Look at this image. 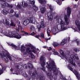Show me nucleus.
<instances>
[{"label": "nucleus", "mask_w": 80, "mask_h": 80, "mask_svg": "<svg viewBox=\"0 0 80 80\" xmlns=\"http://www.w3.org/2000/svg\"><path fill=\"white\" fill-rule=\"evenodd\" d=\"M59 53L62 55V56H63L64 58H66L67 60H68L69 59V61L70 62L72 65L74 67H77V65L75 63V62H73V60H74L75 59H78V56H77V55H74L73 54H72L71 55L70 57L71 58V59H69V58H67V56H66V55L65 54H64V52H63V50H60L59 51Z\"/></svg>", "instance_id": "obj_1"}, {"label": "nucleus", "mask_w": 80, "mask_h": 80, "mask_svg": "<svg viewBox=\"0 0 80 80\" xmlns=\"http://www.w3.org/2000/svg\"><path fill=\"white\" fill-rule=\"evenodd\" d=\"M46 67L48 68V72H52V70L54 74L55 75H57L58 74V71L56 70V66H55V64L54 62H50L49 65L47 64Z\"/></svg>", "instance_id": "obj_2"}, {"label": "nucleus", "mask_w": 80, "mask_h": 80, "mask_svg": "<svg viewBox=\"0 0 80 80\" xmlns=\"http://www.w3.org/2000/svg\"><path fill=\"white\" fill-rule=\"evenodd\" d=\"M3 32L4 33L5 35L7 36V37H9L12 38H17L18 39H20V38H22L20 35H19V34L18 33L14 34L13 32H10L9 33V34H7L6 33H5V31H3Z\"/></svg>", "instance_id": "obj_3"}, {"label": "nucleus", "mask_w": 80, "mask_h": 80, "mask_svg": "<svg viewBox=\"0 0 80 80\" xmlns=\"http://www.w3.org/2000/svg\"><path fill=\"white\" fill-rule=\"evenodd\" d=\"M58 23L61 25V26L58 27V29L59 31H63V30H65L66 29H67V28L65 27V22L62 21L61 19H59L58 21Z\"/></svg>", "instance_id": "obj_4"}, {"label": "nucleus", "mask_w": 80, "mask_h": 80, "mask_svg": "<svg viewBox=\"0 0 80 80\" xmlns=\"http://www.w3.org/2000/svg\"><path fill=\"white\" fill-rule=\"evenodd\" d=\"M0 57L1 58H4L6 62H8V59L7 57H8L11 61H12V57L10 56H9L8 54L6 52L3 51L1 52L0 54Z\"/></svg>", "instance_id": "obj_5"}, {"label": "nucleus", "mask_w": 80, "mask_h": 80, "mask_svg": "<svg viewBox=\"0 0 80 80\" xmlns=\"http://www.w3.org/2000/svg\"><path fill=\"white\" fill-rule=\"evenodd\" d=\"M40 61L41 62V64L42 68H41L42 70H43L44 72L45 71V68L44 67L45 65V58L42 56L40 58Z\"/></svg>", "instance_id": "obj_6"}, {"label": "nucleus", "mask_w": 80, "mask_h": 80, "mask_svg": "<svg viewBox=\"0 0 80 80\" xmlns=\"http://www.w3.org/2000/svg\"><path fill=\"white\" fill-rule=\"evenodd\" d=\"M35 1H34V0H28V3L31 4V6H30V7L31 8H32H32L33 10L35 11V12H37L38 10V7H36L35 5Z\"/></svg>", "instance_id": "obj_7"}, {"label": "nucleus", "mask_w": 80, "mask_h": 80, "mask_svg": "<svg viewBox=\"0 0 80 80\" xmlns=\"http://www.w3.org/2000/svg\"><path fill=\"white\" fill-rule=\"evenodd\" d=\"M0 1L3 2L1 6L2 8H5V7H8L9 8H12L13 6L12 4H9L8 3L5 2L6 0H0Z\"/></svg>", "instance_id": "obj_8"}, {"label": "nucleus", "mask_w": 80, "mask_h": 80, "mask_svg": "<svg viewBox=\"0 0 80 80\" xmlns=\"http://www.w3.org/2000/svg\"><path fill=\"white\" fill-rule=\"evenodd\" d=\"M68 68L70 70L72 71L74 73L75 75L77 77V78H78V80H80V75L78 72L77 71L75 70H74L73 71V68H72L70 66V65L69 64L68 66Z\"/></svg>", "instance_id": "obj_9"}, {"label": "nucleus", "mask_w": 80, "mask_h": 80, "mask_svg": "<svg viewBox=\"0 0 80 80\" xmlns=\"http://www.w3.org/2000/svg\"><path fill=\"white\" fill-rule=\"evenodd\" d=\"M2 23L6 26H8L9 27H11V26L15 27V24L13 22H11V23H9V22L6 19L3 20Z\"/></svg>", "instance_id": "obj_10"}, {"label": "nucleus", "mask_w": 80, "mask_h": 80, "mask_svg": "<svg viewBox=\"0 0 80 80\" xmlns=\"http://www.w3.org/2000/svg\"><path fill=\"white\" fill-rule=\"evenodd\" d=\"M29 73L30 75L31 76L33 79H35L36 77L37 78L38 77V73H37V72L36 71H34L33 72H32L31 71H29Z\"/></svg>", "instance_id": "obj_11"}, {"label": "nucleus", "mask_w": 80, "mask_h": 80, "mask_svg": "<svg viewBox=\"0 0 80 80\" xmlns=\"http://www.w3.org/2000/svg\"><path fill=\"white\" fill-rule=\"evenodd\" d=\"M26 51L27 53H29V57L32 58H34L35 56L32 53V52L31 51V49L29 48H27L26 49Z\"/></svg>", "instance_id": "obj_12"}, {"label": "nucleus", "mask_w": 80, "mask_h": 80, "mask_svg": "<svg viewBox=\"0 0 80 80\" xmlns=\"http://www.w3.org/2000/svg\"><path fill=\"white\" fill-rule=\"evenodd\" d=\"M41 25H38L37 27V28H38L39 30V31L41 30V28H43L45 27V26L44 24V23L43 22V20H42L40 22Z\"/></svg>", "instance_id": "obj_13"}, {"label": "nucleus", "mask_w": 80, "mask_h": 80, "mask_svg": "<svg viewBox=\"0 0 80 80\" xmlns=\"http://www.w3.org/2000/svg\"><path fill=\"white\" fill-rule=\"evenodd\" d=\"M10 70L12 74H16V75H19V74H20V71L17 70L15 68H11L10 69Z\"/></svg>", "instance_id": "obj_14"}, {"label": "nucleus", "mask_w": 80, "mask_h": 80, "mask_svg": "<svg viewBox=\"0 0 80 80\" xmlns=\"http://www.w3.org/2000/svg\"><path fill=\"white\" fill-rule=\"evenodd\" d=\"M53 14L52 12H48V17L49 20L52 21L53 20Z\"/></svg>", "instance_id": "obj_15"}, {"label": "nucleus", "mask_w": 80, "mask_h": 80, "mask_svg": "<svg viewBox=\"0 0 80 80\" xmlns=\"http://www.w3.org/2000/svg\"><path fill=\"white\" fill-rule=\"evenodd\" d=\"M35 18L33 17H31L30 18L29 21L30 23H35Z\"/></svg>", "instance_id": "obj_16"}, {"label": "nucleus", "mask_w": 80, "mask_h": 80, "mask_svg": "<svg viewBox=\"0 0 80 80\" xmlns=\"http://www.w3.org/2000/svg\"><path fill=\"white\" fill-rule=\"evenodd\" d=\"M71 12L70 8L69 7L67 8V15L68 17H69L70 16V14H71Z\"/></svg>", "instance_id": "obj_17"}, {"label": "nucleus", "mask_w": 80, "mask_h": 80, "mask_svg": "<svg viewBox=\"0 0 80 80\" xmlns=\"http://www.w3.org/2000/svg\"><path fill=\"white\" fill-rule=\"evenodd\" d=\"M76 25L78 27V28L79 31H80V22L78 20H76L75 21Z\"/></svg>", "instance_id": "obj_18"}, {"label": "nucleus", "mask_w": 80, "mask_h": 80, "mask_svg": "<svg viewBox=\"0 0 80 80\" xmlns=\"http://www.w3.org/2000/svg\"><path fill=\"white\" fill-rule=\"evenodd\" d=\"M21 5L23 6V8H25L28 6V4L24 1H22V2L21 3Z\"/></svg>", "instance_id": "obj_19"}, {"label": "nucleus", "mask_w": 80, "mask_h": 80, "mask_svg": "<svg viewBox=\"0 0 80 80\" xmlns=\"http://www.w3.org/2000/svg\"><path fill=\"white\" fill-rule=\"evenodd\" d=\"M30 20L28 19H26L23 22V25L24 26H26L29 23H30Z\"/></svg>", "instance_id": "obj_20"}, {"label": "nucleus", "mask_w": 80, "mask_h": 80, "mask_svg": "<svg viewBox=\"0 0 80 80\" xmlns=\"http://www.w3.org/2000/svg\"><path fill=\"white\" fill-rule=\"evenodd\" d=\"M9 45H10V46H11V47H13L15 50H18V47H17V46H15V45H14L13 43H9L8 44Z\"/></svg>", "instance_id": "obj_21"}, {"label": "nucleus", "mask_w": 80, "mask_h": 80, "mask_svg": "<svg viewBox=\"0 0 80 80\" xmlns=\"http://www.w3.org/2000/svg\"><path fill=\"white\" fill-rule=\"evenodd\" d=\"M2 69L0 70V75L3 73V71L5 70V69H6V67L5 66H2Z\"/></svg>", "instance_id": "obj_22"}, {"label": "nucleus", "mask_w": 80, "mask_h": 80, "mask_svg": "<svg viewBox=\"0 0 80 80\" xmlns=\"http://www.w3.org/2000/svg\"><path fill=\"white\" fill-rule=\"evenodd\" d=\"M64 0H54V1H56L58 5H62V1H64Z\"/></svg>", "instance_id": "obj_23"}, {"label": "nucleus", "mask_w": 80, "mask_h": 80, "mask_svg": "<svg viewBox=\"0 0 80 80\" xmlns=\"http://www.w3.org/2000/svg\"><path fill=\"white\" fill-rule=\"evenodd\" d=\"M64 20L66 22V25H68L69 23V21L68 20V19L67 18V15H66L64 17Z\"/></svg>", "instance_id": "obj_24"}, {"label": "nucleus", "mask_w": 80, "mask_h": 80, "mask_svg": "<svg viewBox=\"0 0 80 80\" xmlns=\"http://www.w3.org/2000/svg\"><path fill=\"white\" fill-rule=\"evenodd\" d=\"M38 1L41 4H45L47 3L46 0H38Z\"/></svg>", "instance_id": "obj_25"}, {"label": "nucleus", "mask_w": 80, "mask_h": 80, "mask_svg": "<svg viewBox=\"0 0 80 80\" xmlns=\"http://www.w3.org/2000/svg\"><path fill=\"white\" fill-rule=\"evenodd\" d=\"M67 43V40L66 39L63 40L61 42V45H63Z\"/></svg>", "instance_id": "obj_26"}, {"label": "nucleus", "mask_w": 80, "mask_h": 80, "mask_svg": "<svg viewBox=\"0 0 80 80\" xmlns=\"http://www.w3.org/2000/svg\"><path fill=\"white\" fill-rule=\"evenodd\" d=\"M18 28H16V30L17 31H18L19 30H22V27L20 24H18Z\"/></svg>", "instance_id": "obj_27"}, {"label": "nucleus", "mask_w": 80, "mask_h": 80, "mask_svg": "<svg viewBox=\"0 0 80 80\" xmlns=\"http://www.w3.org/2000/svg\"><path fill=\"white\" fill-rule=\"evenodd\" d=\"M45 11H46V9L45 8H42L41 9V12L42 13H44Z\"/></svg>", "instance_id": "obj_28"}, {"label": "nucleus", "mask_w": 80, "mask_h": 80, "mask_svg": "<svg viewBox=\"0 0 80 80\" xmlns=\"http://www.w3.org/2000/svg\"><path fill=\"white\" fill-rule=\"evenodd\" d=\"M28 66L29 69H32V68H33V65L31 64L30 62H28Z\"/></svg>", "instance_id": "obj_29"}, {"label": "nucleus", "mask_w": 80, "mask_h": 80, "mask_svg": "<svg viewBox=\"0 0 80 80\" xmlns=\"http://www.w3.org/2000/svg\"><path fill=\"white\" fill-rule=\"evenodd\" d=\"M8 12L7 11V10L4 9L2 11V13L4 14V15H7L8 13Z\"/></svg>", "instance_id": "obj_30"}, {"label": "nucleus", "mask_w": 80, "mask_h": 80, "mask_svg": "<svg viewBox=\"0 0 80 80\" xmlns=\"http://www.w3.org/2000/svg\"><path fill=\"white\" fill-rule=\"evenodd\" d=\"M53 45L54 47H58V46H59V44L56 42H54L53 43Z\"/></svg>", "instance_id": "obj_31"}, {"label": "nucleus", "mask_w": 80, "mask_h": 80, "mask_svg": "<svg viewBox=\"0 0 80 80\" xmlns=\"http://www.w3.org/2000/svg\"><path fill=\"white\" fill-rule=\"evenodd\" d=\"M21 50L22 52H25V47L24 46H22Z\"/></svg>", "instance_id": "obj_32"}, {"label": "nucleus", "mask_w": 80, "mask_h": 80, "mask_svg": "<svg viewBox=\"0 0 80 80\" xmlns=\"http://www.w3.org/2000/svg\"><path fill=\"white\" fill-rule=\"evenodd\" d=\"M39 78L40 80H45V77L42 76H39Z\"/></svg>", "instance_id": "obj_33"}, {"label": "nucleus", "mask_w": 80, "mask_h": 80, "mask_svg": "<svg viewBox=\"0 0 80 80\" xmlns=\"http://www.w3.org/2000/svg\"><path fill=\"white\" fill-rule=\"evenodd\" d=\"M52 51L53 52V54L54 55H58V53L56 51V50L54 49H53L52 50Z\"/></svg>", "instance_id": "obj_34"}, {"label": "nucleus", "mask_w": 80, "mask_h": 80, "mask_svg": "<svg viewBox=\"0 0 80 80\" xmlns=\"http://www.w3.org/2000/svg\"><path fill=\"white\" fill-rule=\"evenodd\" d=\"M50 32H51V31H50V29L49 28H48L47 29V33L48 36H50Z\"/></svg>", "instance_id": "obj_35"}, {"label": "nucleus", "mask_w": 80, "mask_h": 80, "mask_svg": "<svg viewBox=\"0 0 80 80\" xmlns=\"http://www.w3.org/2000/svg\"><path fill=\"white\" fill-rule=\"evenodd\" d=\"M75 42L77 43V45H79V44H80V40L78 39H76Z\"/></svg>", "instance_id": "obj_36"}, {"label": "nucleus", "mask_w": 80, "mask_h": 80, "mask_svg": "<svg viewBox=\"0 0 80 80\" xmlns=\"http://www.w3.org/2000/svg\"><path fill=\"white\" fill-rule=\"evenodd\" d=\"M3 31H5V33L6 34H8V35H9V32H7V30H2V33H3V34H4V35H5V33L3 32Z\"/></svg>", "instance_id": "obj_37"}, {"label": "nucleus", "mask_w": 80, "mask_h": 80, "mask_svg": "<svg viewBox=\"0 0 80 80\" xmlns=\"http://www.w3.org/2000/svg\"><path fill=\"white\" fill-rule=\"evenodd\" d=\"M8 12L9 13H13V10L12 9H10L8 10Z\"/></svg>", "instance_id": "obj_38"}, {"label": "nucleus", "mask_w": 80, "mask_h": 80, "mask_svg": "<svg viewBox=\"0 0 80 80\" xmlns=\"http://www.w3.org/2000/svg\"><path fill=\"white\" fill-rule=\"evenodd\" d=\"M21 33L23 35V36L24 35H23V34H26V35H28V33L26 32H25V31H22L21 32Z\"/></svg>", "instance_id": "obj_39"}, {"label": "nucleus", "mask_w": 80, "mask_h": 80, "mask_svg": "<svg viewBox=\"0 0 80 80\" xmlns=\"http://www.w3.org/2000/svg\"><path fill=\"white\" fill-rule=\"evenodd\" d=\"M31 31H32V30H35V28L34 26H32L30 28Z\"/></svg>", "instance_id": "obj_40"}, {"label": "nucleus", "mask_w": 80, "mask_h": 80, "mask_svg": "<svg viewBox=\"0 0 80 80\" xmlns=\"http://www.w3.org/2000/svg\"><path fill=\"white\" fill-rule=\"evenodd\" d=\"M49 8L51 11H52V10H53V8L52 7L51 5H49Z\"/></svg>", "instance_id": "obj_41"}, {"label": "nucleus", "mask_w": 80, "mask_h": 80, "mask_svg": "<svg viewBox=\"0 0 80 80\" xmlns=\"http://www.w3.org/2000/svg\"><path fill=\"white\" fill-rule=\"evenodd\" d=\"M74 51H75V52H77V51H80V48L77 49V48H75V49H74Z\"/></svg>", "instance_id": "obj_42"}, {"label": "nucleus", "mask_w": 80, "mask_h": 80, "mask_svg": "<svg viewBox=\"0 0 80 80\" xmlns=\"http://www.w3.org/2000/svg\"><path fill=\"white\" fill-rule=\"evenodd\" d=\"M48 76H49V77H53V76H52V75L51 73H48Z\"/></svg>", "instance_id": "obj_43"}, {"label": "nucleus", "mask_w": 80, "mask_h": 80, "mask_svg": "<svg viewBox=\"0 0 80 80\" xmlns=\"http://www.w3.org/2000/svg\"><path fill=\"white\" fill-rule=\"evenodd\" d=\"M41 37L42 38H44V34H43V33H41Z\"/></svg>", "instance_id": "obj_44"}, {"label": "nucleus", "mask_w": 80, "mask_h": 80, "mask_svg": "<svg viewBox=\"0 0 80 80\" xmlns=\"http://www.w3.org/2000/svg\"><path fill=\"white\" fill-rule=\"evenodd\" d=\"M23 75L25 77H27L28 76H27V74L25 73H23Z\"/></svg>", "instance_id": "obj_45"}, {"label": "nucleus", "mask_w": 80, "mask_h": 80, "mask_svg": "<svg viewBox=\"0 0 80 80\" xmlns=\"http://www.w3.org/2000/svg\"><path fill=\"white\" fill-rule=\"evenodd\" d=\"M17 8H18L19 9H20V8H22V7L20 6V5L18 4L17 5Z\"/></svg>", "instance_id": "obj_46"}, {"label": "nucleus", "mask_w": 80, "mask_h": 80, "mask_svg": "<svg viewBox=\"0 0 80 80\" xmlns=\"http://www.w3.org/2000/svg\"><path fill=\"white\" fill-rule=\"evenodd\" d=\"M15 68L16 69H17V70H18V69H19V66H16L15 67Z\"/></svg>", "instance_id": "obj_47"}, {"label": "nucleus", "mask_w": 80, "mask_h": 80, "mask_svg": "<svg viewBox=\"0 0 80 80\" xmlns=\"http://www.w3.org/2000/svg\"><path fill=\"white\" fill-rule=\"evenodd\" d=\"M39 37H41V36L40 35H38L35 36V37H36V38H39Z\"/></svg>", "instance_id": "obj_48"}, {"label": "nucleus", "mask_w": 80, "mask_h": 80, "mask_svg": "<svg viewBox=\"0 0 80 80\" xmlns=\"http://www.w3.org/2000/svg\"><path fill=\"white\" fill-rule=\"evenodd\" d=\"M77 63L78 64L79 67H80V61L77 62Z\"/></svg>", "instance_id": "obj_49"}, {"label": "nucleus", "mask_w": 80, "mask_h": 80, "mask_svg": "<svg viewBox=\"0 0 80 80\" xmlns=\"http://www.w3.org/2000/svg\"><path fill=\"white\" fill-rule=\"evenodd\" d=\"M15 15L16 17H18V14H17L16 12H15Z\"/></svg>", "instance_id": "obj_50"}, {"label": "nucleus", "mask_w": 80, "mask_h": 80, "mask_svg": "<svg viewBox=\"0 0 80 80\" xmlns=\"http://www.w3.org/2000/svg\"><path fill=\"white\" fill-rule=\"evenodd\" d=\"M35 33H34V32H32L31 34V35H35Z\"/></svg>", "instance_id": "obj_51"}, {"label": "nucleus", "mask_w": 80, "mask_h": 80, "mask_svg": "<svg viewBox=\"0 0 80 80\" xmlns=\"http://www.w3.org/2000/svg\"><path fill=\"white\" fill-rule=\"evenodd\" d=\"M50 38H46L45 39V40H47V41H48V40H50Z\"/></svg>", "instance_id": "obj_52"}, {"label": "nucleus", "mask_w": 80, "mask_h": 80, "mask_svg": "<svg viewBox=\"0 0 80 80\" xmlns=\"http://www.w3.org/2000/svg\"><path fill=\"white\" fill-rule=\"evenodd\" d=\"M48 50L49 51H50V50H52V48L51 47H49V49H48Z\"/></svg>", "instance_id": "obj_53"}, {"label": "nucleus", "mask_w": 80, "mask_h": 80, "mask_svg": "<svg viewBox=\"0 0 80 80\" xmlns=\"http://www.w3.org/2000/svg\"><path fill=\"white\" fill-rule=\"evenodd\" d=\"M32 52L35 53H36V51L35 50V49H34L33 50H32Z\"/></svg>", "instance_id": "obj_54"}, {"label": "nucleus", "mask_w": 80, "mask_h": 80, "mask_svg": "<svg viewBox=\"0 0 80 80\" xmlns=\"http://www.w3.org/2000/svg\"><path fill=\"white\" fill-rule=\"evenodd\" d=\"M28 80H33V79H32V78H31V77H30Z\"/></svg>", "instance_id": "obj_55"}, {"label": "nucleus", "mask_w": 80, "mask_h": 80, "mask_svg": "<svg viewBox=\"0 0 80 80\" xmlns=\"http://www.w3.org/2000/svg\"><path fill=\"white\" fill-rule=\"evenodd\" d=\"M25 67V68H27V66H26V64H25L24 66H23V67Z\"/></svg>", "instance_id": "obj_56"}, {"label": "nucleus", "mask_w": 80, "mask_h": 80, "mask_svg": "<svg viewBox=\"0 0 80 80\" xmlns=\"http://www.w3.org/2000/svg\"><path fill=\"white\" fill-rule=\"evenodd\" d=\"M26 47H30V45L29 44H26Z\"/></svg>", "instance_id": "obj_57"}, {"label": "nucleus", "mask_w": 80, "mask_h": 80, "mask_svg": "<svg viewBox=\"0 0 80 80\" xmlns=\"http://www.w3.org/2000/svg\"><path fill=\"white\" fill-rule=\"evenodd\" d=\"M17 22L18 24H20V22L19 21H17Z\"/></svg>", "instance_id": "obj_58"}, {"label": "nucleus", "mask_w": 80, "mask_h": 80, "mask_svg": "<svg viewBox=\"0 0 80 80\" xmlns=\"http://www.w3.org/2000/svg\"><path fill=\"white\" fill-rule=\"evenodd\" d=\"M77 7V5H75L74 6V8H76V7Z\"/></svg>", "instance_id": "obj_59"}, {"label": "nucleus", "mask_w": 80, "mask_h": 80, "mask_svg": "<svg viewBox=\"0 0 80 80\" xmlns=\"http://www.w3.org/2000/svg\"><path fill=\"white\" fill-rule=\"evenodd\" d=\"M74 30H75V31H77V28H76L75 29H74Z\"/></svg>", "instance_id": "obj_60"}, {"label": "nucleus", "mask_w": 80, "mask_h": 80, "mask_svg": "<svg viewBox=\"0 0 80 80\" xmlns=\"http://www.w3.org/2000/svg\"><path fill=\"white\" fill-rule=\"evenodd\" d=\"M43 48H46V46L43 47Z\"/></svg>", "instance_id": "obj_61"}, {"label": "nucleus", "mask_w": 80, "mask_h": 80, "mask_svg": "<svg viewBox=\"0 0 80 80\" xmlns=\"http://www.w3.org/2000/svg\"><path fill=\"white\" fill-rule=\"evenodd\" d=\"M58 17V16H56V18H57Z\"/></svg>", "instance_id": "obj_62"}, {"label": "nucleus", "mask_w": 80, "mask_h": 80, "mask_svg": "<svg viewBox=\"0 0 80 80\" xmlns=\"http://www.w3.org/2000/svg\"><path fill=\"white\" fill-rule=\"evenodd\" d=\"M78 0H75V1H76V2H77Z\"/></svg>", "instance_id": "obj_63"}, {"label": "nucleus", "mask_w": 80, "mask_h": 80, "mask_svg": "<svg viewBox=\"0 0 80 80\" xmlns=\"http://www.w3.org/2000/svg\"><path fill=\"white\" fill-rule=\"evenodd\" d=\"M56 33H54L53 34H54V35H56Z\"/></svg>", "instance_id": "obj_64"}]
</instances>
